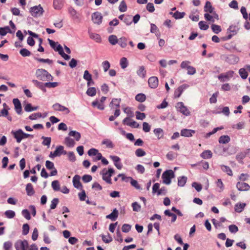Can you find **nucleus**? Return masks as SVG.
Instances as JSON below:
<instances>
[{"label": "nucleus", "mask_w": 250, "mask_h": 250, "mask_svg": "<svg viewBox=\"0 0 250 250\" xmlns=\"http://www.w3.org/2000/svg\"><path fill=\"white\" fill-rule=\"evenodd\" d=\"M58 203H59V199L56 198H54L51 201V204L50 205V208L51 209H55L56 208L57 205H58Z\"/></svg>", "instance_id": "61"}, {"label": "nucleus", "mask_w": 250, "mask_h": 250, "mask_svg": "<svg viewBox=\"0 0 250 250\" xmlns=\"http://www.w3.org/2000/svg\"><path fill=\"white\" fill-rule=\"evenodd\" d=\"M5 216L9 219L13 218L15 215V212L13 210H7L4 212Z\"/></svg>", "instance_id": "39"}, {"label": "nucleus", "mask_w": 250, "mask_h": 250, "mask_svg": "<svg viewBox=\"0 0 250 250\" xmlns=\"http://www.w3.org/2000/svg\"><path fill=\"white\" fill-rule=\"evenodd\" d=\"M102 240L105 243H109L112 241V238L109 234L107 236L102 235Z\"/></svg>", "instance_id": "54"}, {"label": "nucleus", "mask_w": 250, "mask_h": 250, "mask_svg": "<svg viewBox=\"0 0 250 250\" xmlns=\"http://www.w3.org/2000/svg\"><path fill=\"white\" fill-rule=\"evenodd\" d=\"M247 156L246 152H241L238 153L236 156V159L240 163L242 162V160Z\"/></svg>", "instance_id": "36"}, {"label": "nucleus", "mask_w": 250, "mask_h": 250, "mask_svg": "<svg viewBox=\"0 0 250 250\" xmlns=\"http://www.w3.org/2000/svg\"><path fill=\"white\" fill-rule=\"evenodd\" d=\"M29 231V226L27 224H23L22 226V234L24 235H27Z\"/></svg>", "instance_id": "57"}, {"label": "nucleus", "mask_w": 250, "mask_h": 250, "mask_svg": "<svg viewBox=\"0 0 250 250\" xmlns=\"http://www.w3.org/2000/svg\"><path fill=\"white\" fill-rule=\"evenodd\" d=\"M136 118L138 120H143L146 118V114L144 113H141L139 111H136Z\"/></svg>", "instance_id": "62"}, {"label": "nucleus", "mask_w": 250, "mask_h": 250, "mask_svg": "<svg viewBox=\"0 0 250 250\" xmlns=\"http://www.w3.org/2000/svg\"><path fill=\"white\" fill-rule=\"evenodd\" d=\"M86 94L88 96H91V97L95 96L96 94V90L95 88H94V87L89 88L86 91Z\"/></svg>", "instance_id": "51"}, {"label": "nucleus", "mask_w": 250, "mask_h": 250, "mask_svg": "<svg viewBox=\"0 0 250 250\" xmlns=\"http://www.w3.org/2000/svg\"><path fill=\"white\" fill-rule=\"evenodd\" d=\"M68 134L70 136L74 137L77 141H79L81 137V134L76 131H71Z\"/></svg>", "instance_id": "29"}, {"label": "nucleus", "mask_w": 250, "mask_h": 250, "mask_svg": "<svg viewBox=\"0 0 250 250\" xmlns=\"http://www.w3.org/2000/svg\"><path fill=\"white\" fill-rule=\"evenodd\" d=\"M204 11L209 13H213L214 8L212 6L210 1H207L204 6Z\"/></svg>", "instance_id": "21"}, {"label": "nucleus", "mask_w": 250, "mask_h": 250, "mask_svg": "<svg viewBox=\"0 0 250 250\" xmlns=\"http://www.w3.org/2000/svg\"><path fill=\"white\" fill-rule=\"evenodd\" d=\"M115 173V170L113 168H109L108 170L104 168L101 172V174L102 175V179L104 181L108 184H112L111 177L112 175Z\"/></svg>", "instance_id": "1"}, {"label": "nucleus", "mask_w": 250, "mask_h": 250, "mask_svg": "<svg viewBox=\"0 0 250 250\" xmlns=\"http://www.w3.org/2000/svg\"><path fill=\"white\" fill-rule=\"evenodd\" d=\"M120 64L122 68L125 69L126 68L128 65V62L127 59L125 57H123L121 58Z\"/></svg>", "instance_id": "41"}, {"label": "nucleus", "mask_w": 250, "mask_h": 250, "mask_svg": "<svg viewBox=\"0 0 250 250\" xmlns=\"http://www.w3.org/2000/svg\"><path fill=\"white\" fill-rule=\"evenodd\" d=\"M44 10L41 5L32 7L30 9L31 15L34 17H38L43 14Z\"/></svg>", "instance_id": "4"}, {"label": "nucleus", "mask_w": 250, "mask_h": 250, "mask_svg": "<svg viewBox=\"0 0 250 250\" xmlns=\"http://www.w3.org/2000/svg\"><path fill=\"white\" fill-rule=\"evenodd\" d=\"M20 53L23 57L29 56L31 54V53L26 48L21 49L20 51Z\"/></svg>", "instance_id": "53"}, {"label": "nucleus", "mask_w": 250, "mask_h": 250, "mask_svg": "<svg viewBox=\"0 0 250 250\" xmlns=\"http://www.w3.org/2000/svg\"><path fill=\"white\" fill-rule=\"evenodd\" d=\"M25 190L27 193V195L28 196H32L35 193V190L33 188V185L31 183H28L26 185Z\"/></svg>", "instance_id": "20"}, {"label": "nucleus", "mask_w": 250, "mask_h": 250, "mask_svg": "<svg viewBox=\"0 0 250 250\" xmlns=\"http://www.w3.org/2000/svg\"><path fill=\"white\" fill-rule=\"evenodd\" d=\"M102 144L105 145L108 148H112L114 147V145L112 142L108 139H105L103 140L102 142Z\"/></svg>", "instance_id": "48"}, {"label": "nucleus", "mask_w": 250, "mask_h": 250, "mask_svg": "<svg viewBox=\"0 0 250 250\" xmlns=\"http://www.w3.org/2000/svg\"><path fill=\"white\" fill-rule=\"evenodd\" d=\"M175 177V174L172 170H167L162 174V178L163 183L169 185L171 182V179Z\"/></svg>", "instance_id": "2"}, {"label": "nucleus", "mask_w": 250, "mask_h": 250, "mask_svg": "<svg viewBox=\"0 0 250 250\" xmlns=\"http://www.w3.org/2000/svg\"><path fill=\"white\" fill-rule=\"evenodd\" d=\"M92 105L93 107L96 106L100 110H103V109H104V104L102 103H101L100 102H98V101H93L92 103Z\"/></svg>", "instance_id": "38"}, {"label": "nucleus", "mask_w": 250, "mask_h": 250, "mask_svg": "<svg viewBox=\"0 0 250 250\" xmlns=\"http://www.w3.org/2000/svg\"><path fill=\"white\" fill-rule=\"evenodd\" d=\"M118 210L116 208H115L112 213L106 216V219H110L111 220L114 221H115L118 216Z\"/></svg>", "instance_id": "19"}, {"label": "nucleus", "mask_w": 250, "mask_h": 250, "mask_svg": "<svg viewBox=\"0 0 250 250\" xmlns=\"http://www.w3.org/2000/svg\"><path fill=\"white\" fill-rule=\"evenodd\" d=\"M241 13L243 15V18L247 20L248 19V14L247 12V10L245 7L242 6L240 10Z\"/></svg>", "instance_id": "60"}, {"label": "nucleus", "mask_w": 250, "mask_h": 250, "mask_svg": "<svg viewBox=\"0 0 250 250\" xmlns=\"http://www.w3.org/2000/svg\"><path fill=\"white\" fill-rule=\"evenodd\" d=\"M245 206L246 204L245 203H238L235 205V210L237 212H241L242 211Z\"/></svg>", "instance_id": "35"}, {"label": "nucleus", "mask_w": 250, "mask_h": 250, "mask_svg": "<svg viewBox=\"0 0 250 250\" xmlns=\"http://www.w3.org/2000/svg\"><path fill=\"white\" fill-rule=\"evenodd\" d=\"M148 83L151 88H155L158 85V79H148Z\"/></svg>", "instance_id": "26"}, {"label": "nucleus", "mask_w": 250, "mask_h": 250, "mask_svg": "<svg viewBox=\"0 0 250 250\" xmlns=\"http://www.w3.org/2000/svg\"><path fill=\"white\" fill-rule=\"evenodd\" d=\"M153 132L158 139L162 138L164 136L163 130L161 128L154 129Z\"/></svg>", "instance_id": "23"}, {"label": "nucleus", "mask_w": 250, "mask_h": 250, "mask_svg": "<svg viewBox=\"0 0 250 250\" xmlns=\"http://www.w3.org/2000/svg\"><path fill=\"white\" fill-rule=\"evenodd\" d=\"M236 188L239 191H248L250 187L248 184L243 182H238L236 184Z\"/></svg>", "instance_id": "11"}, {"label": "nucleus", "mask_w": 250, "mask_h": 250, "mask_svg": "<svg viewBox=\"0 0 250 250\" xmlns=\"http://www.w3.org/2000/svg\"><path fill=\"white\" fill-rule=\"evenodd\" d=\"M238 28L235 25H230L228 29V32H229L233 35L237 34Z\"/></svg>", "instance_id": "37"}, {"label": "nucleus", "mask_w": 250, "mask_h": 250, "mask_svg": "<svg viewBox=\"0 0 250 250\" xmlns=\"http://www.w3.org/2000/svg\"><path fill=\"white\" fill-rule=\"evenodd\" d=\"M68 12L73 18L75 20H79V17L77 15V12L73 7H70L68 9Z\"/></svg>", "instance_id": "27"}, {"label": "nucleus", "mask_w": 250, "mask_h": 250, "mask_svg": "<svg viewBox=\"0 0 250 250\" xmlns=\"http://www.w3.org/2000/svg\"><path fill=\"white\" fill-rule=\"evenodd\" d=\"M51 186L54 190L59 191L60 190V185L58 181H53L51 183Z\"/></svg>", "instance_id": "42"}, {"label": "nucleus", "mask_w": 250, "mask_h": 250, "mask_svg": "<svg viewBox=\"0 0 250 250\" xmlns=\"http://www.w3.org/2000/svg\"><path fill=\"white\" fill-rule=\"evenodd\" d=\"M230 141V138L228 135L221 136L219 139L220 144H225L228 143Z\"/></svg>", "instance_id": "24"}, {"label": "nucleus", "mask_w": 250, "mask_h": 250, "mask_svg": "<svg viewBox=\"0 0 250 250\" xmlns=\"http://www.w3.org/2000/svg\"><path fill=\"white\" fill-rule=\"evenodd\" d=\"M177 109L183 114L188 116L190 114L189 110L185 106L182 102H179L176 106Z\"/></svg>", "instance_id": "5"}, {"label": "nucleus", "mask_w": 250, "mask_h": 250, "mask_svg": "<svg viewBox=\"0 0 250 250\" xmlns=\"http://www.w3.org/2000/svg\"><path fill=\"white\" fill-rule=\"evenodd\" d=\"M11 133L13 135L14 137L16 139L17 142L20 143L23 139L22 130L19 129L16 131H12Z\"/></svg>", "instance_id": "10"}, {"label": "nucleus", "mask_w": 250, "mask_h": 250, "mask_svg": "<svg viewBox=\"0 0 250 250\" xmlns=\"http://www.w3.org/2000/svg\"><path fill=\"white\" fill-rule=\"evenodd\" d=\"M234 72L233 71H229L228 72L220 75L218 78H229L233 77Z\"/></svg>", "instance_id": "30"}, {"label": "nucleus", "mask_w": 250, "mask_h": 250, "mask_svg": "<svg viewBox=\"0 0 250 250\" xmlns=\"http://www.w3.org/2000/svg\"><path fill=\"white\" fill-rule=\"evenodd\" d=\"M53 108L56 111L63 112L66 114H68L70 112V110L68 108L58 103L53 104Z\"/></svg>", "instance_id": "8"}, {"label": "nucleus", "mask_w": 250, "mask_h": 250, "mask_svg": "<svg viewBox=\"0 0 250 250\" xmlns=\"http://www.w3.org/2000/svg\"><path fill=\"white\" fill-rule=\"evenodd\" d=\"M188 85L187 84H183L179 86L174 92V97L175 98H179L180 97L184 90L188 87Z\"/></svg>", "instance_id": "15"}, {"label": "nucleus", "mask_w": 250, "mask_h": 250, "mask_svg": "<svg viewBox=\"0 0 250 250\" xmlns=\"http://www.w3.org/2000/svg\"><path fill=\"white\" fill-rule=\"evenodd\" d=\"M211 27L213 32L215 34H218L219 32L221 31V28L219 25L216 24H212Z\"/></svg>", "instance_id": "52"}, {"label": "nucleus", "mask_w": 250, "mask_h": 250, "mask_svg": "<svg viewBox=\"0 0 250 250\" xmlns=\"http://www.w3.org/2000/svg\"><path fill=\"white\" fill-rule=\"evenodd\" d=\"M221 168L222 171L227 173L229 175L232 176L233 175L232 171L229 167L225 165H221Z\"/></svg>", "instance_id": "32"}, {"label": "nucleus", "mask_w": 250, "mask_h": 250, "mask_svg": "<svg viewBox=\"0 0 250 250\" xmlns=\"http://www.w3.org/2000/svg\"><path fill=\"white\" fill-rule=\"evenodd\" d=\"M146 71L143 66H140L137 71L138 75L139 77L144 78L146 77Z\"/></svg>", "instance_id": "44"}, {"label": "nucleus", "mask_w": 250, "mask_h": 250, "mask_svg": "<svg viewBox=\"0 0 250 250\" xmlns=\"http://www.w3.org/2000/svg\"><path fill=\"white\" fill-rule=\"evenodd\" d=\"M80 176L78 175H76L73 178V183L75 188L77 189H82L83 186L80 182Z\"/></svg>", "instance_id": "12"}, {"label": "nucleus", "mask_w": 250, "mask_h": 250, "mask_svg": "<svg viewBox=\"0 0 250 250\" xmlns=\"http://www.w3.org/2000/svg\"><path fill=\"white\" fill-rule=\"evenodd\" d=\"M195 133V130L188 129H183L181 131V135L182 136L189 137Z\"/></svg>", "instance_id": "18"}, {"label": "nucleus", "mask_w": 250, "mask_h": 250, "mask_svg": "<svg viewBox=\"0 0 250 250\" xmlns=\"http://www.w3.org/2000/svg\"><path fill=\"white\" fill-rule=\"evenodd\" d=\"M56 50L58 52L59 54L65 60H68L70 59V56L67 54H66L64 52L62 47L61 44H58V46H57Z\"/></svg>", "instance_id": "16"}, {"label": "nucleus", "mask_w": 250, "mask_h": 250, "mask_svg": "<svg viewBox=\"0 0 250 250\" xmlns=\"http://www.w3.org/2000/svg\"><path fill=\"white\" fill-rule=\"evenodd\" d=\"M36 75L39 78H48L51 77V75L45 70L43 69H39L36 71Z\"/></svg>", "instance_id": "6"}, {"label": "nucleus", "mask_w": 250, "mask_h": 250, "mask_svg": "<svg viewBox=\"0 0 250 250\" xmlns=\"http://www.w3.org/2000/svg\"><path fill=\"white\" fill-rule=\"evenodd\" d=\"M119 10L122 12H124L126 11L127 10V6L124 0H122L119 7Z\"/></svg>", "instance_id": "49"}, {"label": "nucleus", "mask_w": 250, "mask_h": 250, "mask_svg": "<svg viewBox=\"0 0 250 250\" xmlns=\"http://www.w3.org/2000/svg\"><path fill=\"white\" fill-rule=\"evenodd\" d=\"M198 24L199 27L201 30H206L209 27L208 25L207 24L206 22L204 21H200Z\"/></svg>", "instance_id": "58"}, {"label": "nucleus", "mask_w": 250, "mask_h": 250, "mask_svg": "<svg viewBox=\"0 0 250 250\" xmlns=\"http://www.w3.org/2000/svg\"><path fill=\"white\" fill-rule=\"evenodd\" d=\"M53 6L55 9L60 10L63 6V2L62 0H54Z\"/></svg>", "instance_id": "25"}, {"label": "nucleus", "mask_w": 250, "mask_h": 250, "mask_svg": "<svg viewBox=\"0 0 250 250\" xmlns=\"http://www.w3.org/2000/svg\"><path fill=\"white\" fill-rule=\"evenodd\" d=\"M65 141V144L68 146V147H73L75 144V141L73 139L67 137L65 138L64 140Z\"/></svg>", "instance_id": "28"}, {"label": "nucleus", "mask_w": 250, "mask_h": 250, "mask_svg": "<svg viewBox=\"0 0 250 250\" xmlns=\"http://www.w3.org/2000/svg\"><path fill=\"white\" fill-rule=\"evenodd\" d=\"M135 154L137 157H142L146 154V152L142 148H138L135 151Z\"/></svg>", "instance_id": "56"}, {"label": "nucleus", "mask_w": 250, "mask_h": 250, "mask_svg": "<svg viewBox=\"0 0 250 250\" xmlns=\"http://www.w3.org/2000/svg\"><path fill=\"white\" fill-rule=\"evenodd\" d=\"M123 123L128 126L134 128H138L139 127V125L138 123L131 119L129 117H126L125 119H124L123 120Z\"/></svg>", "instance_id": "7"}, {"label": "nucleus", "mask_w": 250, "mask_h": 250, "mask_svg": "<svg viewBox=\"0 0 250 250\" xmlns=\"http://www.w3.org/2000/svg\"><path fill=\"white\" fill-rule=\"evenodd\" d=\"M187 181V177L186 176L179 177L178 178V185L180 187H183Z\"/></svg>", "instance_id": "31"}, {"label": "nucleus", "mask_w": 250, "mask_h": 250, "mask_svg": "<svg viewBox=\"0 0 250 250\" xmlns=\"http://www.w3.org/2000/svg\"><path fill=\"white\" fill-rule=\"evenodd\" d=\"M135 99L138 102H143L146 100V96L144 94L140 93L136 96Z\"/></svg>", "instance_id": "45"}, {"label": "nucleus", "mask_w": 250, "mask_h": 250, "mask_svg": "<svg viewBox=\"0 0 250 250\" xmlns=\"http://www.w3.org/2000/svg\"><path fill=\"white\" fill-rule=\"evenodd\" d=\"M118 39L116 35H111L108 37V41L112 45H115L118 42Z\"/></svg>", "instance_id": "33"}, {"label": "nucleus", "mask_w": 250, "mask_h": 250, "mask_svg": "<svg viewBox=\"0 0 250 250\" xmlns=\"http://www.w3.org/2000/svg\"><path fill=\"white\" fill-rule=\"evenodd\" d=\"M42 139H43L42 144L43 146H46L49 147L51 144V139L50 137L42 136Z\"/></svg>", "instance_id": "40"}, {"label": "nucleus", "mask_w": 250, "mask_h": 250, "mask_svg": "<svg viewBox=\"0 0 250 250\" xmlns=\"http://www.w3.org/2000/svg\"><path fill=\"white\" fill-rule=\"evenodd\" d=\"M64 147L62 146H57L53 153L51 152L50 156L56 157L61 155L62 154H66V152L63 150Z\"/></svg>", "instance_id": "9"}, {"label": "nucleus", "mask_w": 250, "mask_h": 250, "mask_svg": "<svg viewBox=\"0 0 250 250\" xmlns=\"http://www.w3.org/2000/svg\"><path fill=\"white\" fill-rule=\"evenodd\" d=\"M121 99L113 98L109 104V106L112 109H119Z\"/></svg>", "instance_id": "17"}, {"label": "nucleus", "mask_w": 250, "mask_h": 250, "mask_svg": "<svg viewBox=\"0 0 250 250\" xmlns=\"http://www.w3.org/2000/svg\"><path fill=\"white\" fill-rule=\"evenodd\" d=\"M185 15V12H180L178 11H176L174 13H173V17L175 19H180L183 18L184 17Z\"/></svg>", "instance_id": "50"}, {"label": "nucleus", "mask_w": 250, "mask_h": 250, "mask_svg": "<svg viewBox=\"0 0 250 250\" xmlns=\"http://www.w3.org/2000/svg\"><path fill=\"white\" fill-rule=\"evenodd\" d=\"M151 25V29H150V32L152 33H155L157 36H160V32L159 31V29L157 28V26L153 23H151L150 24Z\"/></svg>", "instance_id": "43"}, {"label": "nucleus", "mask_w": 250, "mask_h": 250, "mask_svg": "<svg viewBox=\"0 0 250 250\" xmlns=\"http://www.w3.org/2000/svg\"><path fill=\"white\" fill-rule=\"evenodd\" d=\"M41 117L42 114L41 113L38 112L32 114L29 116V118L31 120H33L41 118Z\"/></svg>", "instance_id": "63"}, {"label": "nucleus", "mask_w": 250, "mask_h": 250, "mask_svg": "<svg viewBox=\"0 0 250 250\" xmlns=\"http://www.w3.org/2000/svg\"><path fill=\"white\" fill-rule=\"evenodd\" d=\"M201 157L203 159H210L212 156V153L209 150H207L204 151L200 155Z\"/></svg>", "instance_id": "22"}, {"label": "nucleus", "mask_w": 250, "mask_h": 250, "mask_svg": "<svg viewBox=\"0 0 250 250\" xmlns=\"http://www.w3.org/2000/svg\"><path fill=\"white\" fill-rule=\"evenodd\" d=\"M102 66L104 72L107 71L110 67V64L107 61H104L102 63Z\"/></svg>", "instance_id": "55"}, {"label": "nucleus", "mask_w": 250, "mask_h": 250, "mask_svg": "<svg viewBox=\"0 0 250 250\" xmlns=\"http://www.w3.org/2000/svg\"><path fill=\"white\" fill-rule=\"evenodd\" d=\"M92 19L95 23L100 24L102 22V16L98 12H95L92 16Z\"/></svg>", "instance_id": "14"}, {"label": "nucleus", "mask_w": 250, "mask_h": 250, "mask_svg": "<svg viewBox=\"0 0 250 250\" xmlns=\"http://www.w3.org/2000/svg\"><path fill=\"white\" fill-rule=\"evenodd\" d=\"M239 73L241 78H247L248 77V72L244 68H241L239 71Z\"/></svg>", "instance_id": "59"}, {"label": "nucleus", "mask_w": 250, "mask_h": 250, "mask_svg": "<svg viewBox=\"0 0 250 250\" xmlns=\"http://www.w3.org/2000/svg\"><path fill=\"white\" fill-rule=\"evenodd\" d=\"M127 39L125 37H122L118 40V43L122 48H125L127 45Z\"/></svg>", "instance_id": "34"}, {"label": "nucleus", "mask_w": 250, "mask_h": 250, "mask_svg": "<svg viewBox=\"0 0 250 250\" xmlns=\"http://www.w3.org/2000/svg\"><path fill=\"white\" fill-rule=\"evenodd\" d=\"M124 22L127 25H129L132 22V16L130 15H126L124 19Z\"/></svg>", "instance_id": "47"}, {"label": "nucleus", "mask_w": 250, "mask_h": 250, "mask_svg": "<svg viewBox=\"0 0 250 250\" xmlns=\"http://www.w3.org/2000/svg\"><path fill=\"white\" fill-rule=\"evenodd\" d=\"M29 244L26 240H18L14 244L16 250H26Z\"/></svg>", "instance_id": "3"}, {"label": "nucleus", "mask_w": 250, "mask_h": 250, "mask_svg": "<svg viewBox=\"0 0 250 250\" xmlns=\"http://www.w3.org/2000/svg\"><path fill=\"white\" fill-rule=\"evenodd\" d=\"M13 103L14 104L16 112L18 114H20L21 113L22 107L20 101L18 99H14L13 100Z\"/></svg>", "instance_id": "13"}, {"label": "nucleus", "mask_w": 250, "mask_h": 250, "mask_svg": "<svg viewBox=\"0 0 250 250\" xmlns=\"http://www.w3.org/2000/svg\"><path fill=\"white\" fill-rule=\"evenodd\" d=\"M12 247V243L10 241H6L3 244V249L4 250H10Z\"/></svg>", "instance_id": "64"}, {"label": "nucleus", "mask_w": 250, "mask_h": 250, "mask_svg": "<svg viewBox=\"0 0 250 250\" xmlns=\"http://www.w3.org/2000/svg\"><path fill=\"white\" fill-rule=\"evenodd\" d=\"M91 39L95 40L97 42H101V38L100 36L96 33H92L90 35Z\"/></svg>", "instance_id": "46"}]
</instances>
